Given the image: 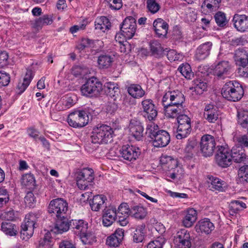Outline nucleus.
Returning <instances> with one entry per match:
<instances>
[{"label":"nucleus","instance_id":"nucleus-1","mask_svg":"<svg viewBox=\"0 0 248 248\" xmlns=\"http://www.w3.org/2000/svg\"><path fill=\"white\" fill-rule=\"evenodd\" d=\"M222 96L231 101H237L244 95V90L241 85L236 81H230L226 83L221 90Z\"/></svg>","mask_w":248,"mask_h":248},{"label":"nucleus","instance_id":"nucleus-2","mask_svg":"<svg viewBox=\"0 0 248 248\" xmlns=\"http://www.w3.org/2000/svg\"><path fill=\"white\" fill-rule=\"evenodd\" d=\"M150 138L153 140V145L157 148L166 147L170 142L169 133L163 130H159L157 125H151L147 129Z\"/></svg>","mask_w":248,"mask_h":248},{"label":"nucleus","instance_id":"nucleus-3","mask_svg":"<svg viewBox=\"0 0 248 248\" xmlns=\"http://www.w3.org/2000/svg\"><path fill=\"white\" fill-rule=\"evenodd\" d=\"M113 131L110 126L102 124L94 128L91 136L94 143L107 144L112 141Z\"/></svg>","mask_w":248,"mask_h":248},{"label":"nucleus","instance_id":"nucleus-4","mask_svg":"<svg viewBox=\"0 0 248 248\" xmlns=\"http://www.w3.org/2000/svg\"><path fill=\"white\" fill-rule=\"evenodd\" d=\"M90 110L89 108H85L71 113L68 115L67 120L69 125L74 128H81L86 125L89 122Z\"/></svg>","mask_w":248,"mask_h":248},{"label":"nucleus","instance_id":"nucleus-5","mask_svg":"<svg viewBox=\"0 0 248 248\" xmlns=\"http://www.w3.org/2000/svg\"><path fill=\"white\" fill-rule=\"evenodd\" d=\"M102 90V84L101 82L94 77L87 79L80 88L82 94L89 97L97 96Z\"/></svg>","mask_w":248,"mask_h":248},{"label":"nucleus","instance_id":"nucleus-6","mask_svg":"<svg viewBox=\"0 0 248 248\" xmlns=\"http://www.w3.org/2000/svg\"><path fill=\"white\" fill-rule=\"evenodd\" d=\"M67 210L68 203L62 198L52 200L48 208V212L53 214L58 219L64 218Z\"/></svg>","mask_w":248,"mask_h":248},{"label":"nucleus","instance_id":"nucleus-7","mask_svg":"<svg viewBox=\"0 0 248 248\" xmlns=\"http://www.w3.org/2000/svg\"><path fill=\"white\" fill-rule=\"evenodd\" d=\"M216 145L213 136L210 135L203 136L200 142V151L203 156H210L213 155Z\"/></svg>","mask_w":248,"mask_h":248},{"label":"nucleus","instance_id":"nucleus-8","mask_svg":"<svg viewBox=\"0 0 248 248\" xmlns=\"http://www.w3.org/2000/svg\"><path fill=\"white\" fill-rule=\"evenodd\" d=\"M120 30L122 34L126 39H131L136 33V20L132 16L127 17L121 25Z\"/></svg>","mask_w":248,"mask_h":248},{"label":"nucleus","instance_id":"nucleus-9","mask_svg":"<svg viewBox=\"0 0 248 248\" xmlns=\"http://www.w3.org/2000/svg\"><path fill=\"white\" fill-rule=\"evenodd\" d=\"M213 73L217 79H224L230 77L232 73V66L228 61L219 62L214 67Z\"/></svg>","mask_w":248,"mask_h":248},{"label":"nucleus","instance_id":"nucleus-10","mask_svg":"<svg viewBox=\"0 0 248 248\" xmlns=\"http://www.w3.org/2000/svg\"><path fill=\"white\" fill-rule=\"evenodd\" d=\"M122 157L129 161L136 160L140 155V149L128 144L123 145L120 150Z\"/></svg>","mask_w":248,"mask_h":248},{"label":"nucleus","instance_id":"nucleus-11","mask_svg":"<svg viewBox=\"0 0 248 248\" xmlns=\"http://www.w3.org/2000/svg\"><path fill=\"white\" fill-rule=\"evenodd\" d=\"M185 100L184 95L181 92L176 90L166 93L163 96L162 102L183 106V104Z\"/></svg>","mask_w":248,"mask_h":248},{"label":"nucleus","instance_id":"nucleus-12","mask_svg":"<svg viewBox=\"0 0 248 248\" xmlns=\"http://www.w3.org/2000/svg\"><path fill=\"white\" fill-rule=\"evenodd\" d=\"M217 164L223 168H226L231 165L232 158L231 153L228 149L221 147L216 156Z\"/></svg>","mask_w":248,"mask_h":248},{"label":"nucleus","instance_id":"nucleus-13","mask_svg":"<svg viewBox=\"0 0 248 248\" xmlns=\"http://www.w3.org/2000/svg\"><path fill=\"white\" fill-rule=\"evenodd\" d=\"M130 135L137 140H141L143 137V126L138 120L132 119L128 126Z\"/></svg>","mask_w":248,"mask_h":248},{"label":"nucleus","instance_id":"nucleus-14","mask_svg":"<svg viewBox=\"0 0 248 248\" xmlns=\"http://www.w3.org/2000/svg\"><path fill=\"white\" fill-rule=\"evenodd\" d=\"M165 114L168 118H177L179 115L185 112L183 106L170 104L167 102L162 103Z\"/></svg>","mask_w":248,"mask_h":248},{"label":"nucleus","instance_id":"nucleus-15","mask_svg":"<svg viewBox=\"0 0 248 248\" xmlns=\"http://www.w3.org/2000/svg\"><path fill=\"white\" fill-rule=\"evenodd\" d=\"M141 105L143 112L145 113L144 116L149 121L154 120L157 116V112L152 100L145 99L141 102Z\"/></svg>","mask_w":248,"mask_h":248},{"label":"nucleus","instance_id":"nucleus-16","mask_svg":"<svg viewBox=\"0 0 248 248\" xmlns=\"http://www.w3.org/2000/svg\"><path fill=\"white\" fill-rule=\"evenodd\" d=\"M117 214L116 208L106 207L103 211V224L105 226H109L115 220Z\"/></svg>","mask_w":248,"mask_h":248},{"label":"nucleus","instance_id":"nucleus-17","mask_svg":"<svg viewBox=\"0 0 248 248\" xmlns=\"http://www.w3.org/2000/svg\"><path fill=\"white\" fill-rule=\"evenodd\" d=\"M233 22L237 31L241 32L248 31V16L236 14L233 16Z\"/></svg>","mask_w":248,"mask_h":248},{"label":"nucleus","instance_id":"nucleus-18","mask_svg":"<svg viewBox=\"0 0 248 248\" xmlns=\"http://www.w3.org/2000/svg\"><path fill=\"white\" fill-rule=\"evenodd\" d=\"M174 243L177 248H190L191 244L189 233H180L174 236Z\"/></svg>","mask_w":248,"mask_h":248},{"label":"nucleus","instance_id":"nucleus-19","mask_svg":"<svg viewBox=\"0 0 248 248\" xmlns=\"http://www.w3.org/2000/svg\"><path fill=\"white\" fill-rule=\"evenodd\" d=\"M36 218L34 214L26 215L24 221L21 225V230L33 232L36 228Z\"/></svg>","mask_w":248,"mask_h":248},{"label":"nucleus","instance_id":"nucleus-20","mask_svg":"<svg viewBox=\"0 0 248 248\" xmlns=\"http://www.w3.org/2000/svg\"><path fill=\"white\" fill-rule=\"evenodd\" d=\"M197 211L194 208L187 209L182 221L183 225L186 228L192 226L197 219Z\"/></svg>","mask_w":248,"mask_h":248},{"label":"nucleus","instance_id":"nucleus-21","mask_svg":"<svg viewBox=\"0 0 248 248\" xmlns=\"http://www.w3.org/2000/svg\"><path fill=\"white\" fill-rule=\"evenodd\" d=\"M232 158L236 163H242L247 161L248 158L245 150L241 147L234 146L231 151Z\"/></svg>","mask_w":248,"mask_h":248},{"label":"nucleus","instance_id":"nucleus-22","mask_svg":"<svg viewBox=\"0 0 248 248\" xmlns=\"http://www.w3.org/2000/svg\"><path fill=\"white\" fill-rule=\"evenodd\" d=\"M168 24L163 19L157 18L153 23V27L158 37L165 36L168 32Z\"/></svg>","mask_w":248,"mask_h":248},{"label":"nucleus","instance_id":"nucleus-23","mask_svg":"<svg viewBox=\"0 0 248 248\" xmlns=\"http://www.w3.org/2000/svg\"><path fill=\"white\" fill-rule=\"evenodd\" d=\"M160 164L165 170L170 171L173 169H178V161L170 156L162 155L160 159Z\"/></svg>","mask_w":248,"mask_h":248},{"label":"nucleus","instance_id":"nucleus-24","mask_svg":"<svg viewBox=\"0 0 248 248\" xmlns=\"http://www.w3.org/2000/svg\"><path fill=\"white\" fill-rule=\"evenodd\" d=\"M197 232H211L215 229V226L209 219L204 218L199 221L195 227Z\"/></svg>","mask_w":248,"mask_h":248},{"label":"nucleus","instance_id":"nucleus-25","mask_svg":"<svg viewBox=\"0 0 248 248\" xmlns=\"http://www.w3.org/2000/svg\"><path fill=\"white\" fill-rule=\"evenodd\" d=\"M107 200V198L104 195H97L94 196L93 199L90 202L92 210L93 211H98L103 207H106V201Z\"/></svg>","mask_w":248,"mask_h":248},{"label":"nucleus","instance_id":"nucleus-26","mask_svg":"<svg viewBox=\"0 0 248 248\" xmlns=\"http://www.w3.org/2000/svg\"><path fill=\"white\" fill-rule=\"evenodd\" d=\"M198 142L195 139H189L185 148V158L190 159L196 153Z\"/></svg>","mask_w":248,"mask_h":248},{"label":"nucleus","instance_id":"nucleus-27","mask_svg":"<svg viewBox=\"0 0 248 248\" xmlns=\"http://www.w3.org/2000/svg\"><path fill=\"white\" fill-rule=\"evenodd\" d=\"M212 46V43L210 42H207L200 45L196 50V58L199 60L206 58L210 54Z\"/></svg>","mask_w":248,"mask_h":248},{"label":"nucleus","instance_id":"nucleus-28","mask_svg":"<svg viewBox=\"0 0 248 248\" xmlns=\"http://www.w3.org/2000/svg\"><path fill=\"white\" fill-rule=\"evenodd\" d=\"M234 59L236 64L240 67L247 66L248 63V55L243 49H238L235 51Z\"/></svg>","mask_w":248,"mask_h":248},{"label":"nucleus","instance_id":"nucleus-29","mask_svg":"<svg viewBox=\"0 0 248 248\" xmlns=\"http://www.w3.org/2000/svg\"><path fill=\"white\" fill-rule=\"evenodd\" d=\"M209 179L210 181L208 182V183H210V185H209V186L210 189L219 191H223L224 190L226 184L224 181L212 176L209 177Z\"/></svg>","mask_w":248,"mask_h":248},{"label":"nucleus","instance_id":"nucleus-30","mask_svg":"<svg viewBox=\"0 0 248 248\" xmlns=\"http://www.w3.org/2000/svg\"><path fill=\"white\" fill-rule=\"evenodd\" d=\"M95 29L105 32L108 30L111 27V23L106 16H101L96 19L94 22Z\"/></svg>","mask_w":248,"mask_h":248},{"label":"nucleus","instance_id":"nucleus-31","mask_svg":"<svg viewBox=\"0 0 248 248\" xmlns=\"http://www.w3.org/2000/svg\"><path fill=\"white\" fill-rule=\"evenodd\" d=\"M88 224L83 220H72L71 230L75 232H87Z\"/></svg>","mask_w":248,"mask_h":248},{"label":"nucleus","instance_id":"nucleus-32","mask_svg":"<svg viewBox=\"0 0 248 248\" xmlns=\"http://www.w3.org/2000/svg\"><path fill=\"white\" fill-rule=\"evenodd\" d=\"M33 78L32 72L31 70H27L23 78V81L19 82L17 86L19 94L22 93L29 85Z\"/></svg>","mask_w":248,"mask_h":248},{"label":"nucleus","instance_id":"nucleus-33","mask_svg":"<svg viewBox=\"0 0 248 248\" xmlns=\"http://www.w3.org/2000/svg\"><path fill=\"white\" fill-rule=\"evenodd\" d=\"M104 90L108 96L115 97L119 93V89L117 83L113 82H107L104 85Z\"/></svg>","mask_w":248,"mask_h":248},{"label":"nucleus","instance_id":"nucleus-34","mask_svg":"<svg viewBox=\"0 0 248 248\" xmlns=\"http://www.w3.org/2000/svg\"><path fill=\"white\" fill-rule=\"evenodd\" d=\"M191 131V124H178L176 138L179 140L185 138L190 134Z\"/></svg>","mask_w":248,"mask_h":248},{"label":"nucleus","instance_id":"nucleus-35","mask_svg":"<svg viewBox=\"0 0 248 248\" xmlns=\"http://www.w3.org/2000/svg\"><path fill=\"white\" fill-rule=\"evenodd\" d=\"M76 175V179H83L87 182H92L94 179L93 171L92 169L84 168L77 171Z\"/></svg>","mask_w":248,"mask_h":248},{"label":"nucleus","instance_id":"nucleus-36","mask_svg":"<svg viewBox=\"0 0 248 248\" xmlns=\"http://www.w3.org/2000/svg\"><path fill=\"white\" fill-rule=\"evenodd\" d=\"M113 61V58L108 54H101L98 57L97 62L100 68L109 67Z\"/></svg>","mask_w":248,"mask_h":248},{"label":"nucleus","instance_id":"nucleus-37","mask_svg":"<svg viewBox=\"0 0 248 248\" xmlns=\"http://www.w3.org/2000/svg\"><path fill=\"white\" fill-rule=\"evenodd\" d=\"M193 86L190 88L193 92L197 94H201L206 90L207 84L206 82L202 79H196L193 80Z\"/></svg>","mask_w":248,"mask_h":248},{"label":"nucleus","instance_id":"nucleus-38","mask_svg":"<svg viewBox=\"0 0 248 248\" xmlns=\"http://www.w3.org/2000/svg\"><path fill=\"white\" fill-rule=\"evenodd\" d=\"M53 22L52 17L50 15H45L35 20L33 27L37 30L41 29L43 26L50 25Z\"/></svg>","mask_w":248,"mask_h":248},{"label":"nucleus","instance_id":"nucleus-39","mask_svg":"<svg viewBox=\"0 0 248 248\" xmlns=\"http://www.w3.org/2000/svg\"><path fill=\"white\" fill-rule=\"evenodd\" d=\"M124 237V233H112L106 240V244L110 247H118Z\"/></svg>","mask_w":248,"mask_h":248},{"label":"nucleus","instance_id":"nucleus-40","mask_svg":"<svg viewBox=\"0 0 248 248\" xmlns=\"http://www.w3.org/2000/svg\"><path fill=\"white\" fill-rule=\"evenodd\" d=\"M127 91L129 94L135 98H141L145 94L144 91L138 84L131 85L128 88Z\"/></svg>","mask_w":248,"mask_h":248},{"label":"nucleus","instance_id":"nucleus-41","mask_svg":"<svg viewBox=\"0 0 248 248\" xmlns=\"http://www.w3.org/2000/svg\"><path fill=\"white\" fill-rule=\"evenodd\" d=\"M130 214L135 218L142 219L146 216L147 212L146 209L143 207L136 206L131 209Z\"/></svg>","mask_w":248,"mask_h":248},{"label":"nucleus","instance_id":"nucleus-42","mask_svg":"<svg viewBox=\"0 0 248 248\" xmlns=\"http://www.w3.org/2000/svg\"><path fill=\"white\" fill-rule=\"evenodd\" d=\"M150 50L152 55L155 57H161L164 52V50L161 44L157 41H153L150 43Z\"/></svg>","mask_w":248,"mask_h":248},{"label":"nucleus","instance_id":"nucleus-43","mask_svg":"<svg viewBox=\"0 0 248 248\" xmlns=\"http://www.w3.org/2000/svg\"><path fill=\"white\" fill-rule=\"evenodd\" d=\"M221 0H205L202 3V8H207L208 12L217 10L219 6Z\"/></svg>","mask_w":248,"mask_h":248},{"label":"nucleus","instance_id":"nucleus-44","mask_svg":"<svg viewBox=\"0 0 248 248\" xmlns=\"http://www.w3.org/2000/svg\"><path fill=\"white\" fill-rule=\"evenodd\" d=\"M0 218L8 221H14L18 218V214L13 209H7L0 214Z\"/></svg>","mask_w":248,"mask_h":248},{"label":"nucleus","instance_id":"nucleus-45","mask_svg":"<svg viewBox=\"0 0 248 248\" xmlns=\"http://www.w3.org/2000/svg\"><path fill=\"white\" fill-rule=\"evenodd\" d=\"M21 183L28 187L29 189H33L35 186V180L33 174L31 173L26 174L22 176Z\"/></svg>","mask_w":248,"mask_h":248},{"label":"nucleus","instance_id":"nucleus-46","mask_svg":"<svg viewBox=\"0 0 248 248\" xmlns=\"http://www.w3.org/2000/svg\"><path fill=\"white\" fill-rule=\"evenodd\" d=\"M60 219L61 220L57 222L55 226V229H56L57 232L62 231V232H66L70 229H71L72 220L68 222L65 220V217Z\"/></svg>","mask_w":248,"mask_h":248},{"label":"nucleus","instance_id":"nucleus-47","mask_svg":"<svg viewBox=\"0 0 248 248\" xmlns=\"http://www.w3.org/2000/svg\"><path fill=\"white\" fill-rule=\"evenodd\" d=\"M53 244V239L51 233H45L43 238L39 241L40 248H52Z\"/></svg>","mask_w":248,"mask_h":248},{"label":"nucleus","instance_id":"nucleus-48","mask_svg":"<svg viewBox=\"0 0 248 248\" xmlns=\"http://www.w3.org/2000/svg\"><path fill=\"white\" fill-rule=\"evenodd\" d=\"M238 175L241 183H248V165H244L239 168Z\"/></svg>","mask_w":248,"mask_h":248},{"label":"nucleus","instance_id":"nucleus-49","mask_svg":"<svg viewBox=\"0 0 248 248\" xmlns=\"http://www.w3.org/2000/svg\"><path fill=\"white\" fill-rule=\"evenodd\" d=\"M233 140L237 147H241L242 149L248 148V134L235 136L233 138Z\"/></svg>","mask_w":248,"mask_h":248},{"label":"nucleus","instance_id":"nucleus-50","mask_svg":"<svg viewBox=\"0 0 248 248\" xmlns=\"http://www.w3.org/2000/svg\"><path fill=\"white\" fill-rule=\"evenodd\" d=\"M18 227L16 224L7 221L1 224V230L4 232H17Z\"/></svg>","mask_w":248,"mask_h":248},{"label":"nucleus","instance_id":"nucleus-51","mask_svg":"<svg viewBox=\"0 0 248 248\" xmlns=\"http://www.w3.org/2000/svg\"><path fill=\"white\" fill-rule=\"evenodd\" d=\"M78 237L82 242L86 244H92L96 241V237L94 233H78Z\"/></svg>","mask_w":248,"mask_h":248},{"label":"nucleus","instance_id":"nucleus-52","mask_svg":"<svg viewBox=\"0 0 248 248\" xmlns=\"http://www.w3.org/2000/svg\"><path fill=\"white\" fill-rule=\"evenodd\" d=\"M178 70L182 75L187 79H191L193 77V73L192 72L191 67L188 63L180 66Z\"/></svg>","mask_w":248,"mask_h":248},{"label":"nucleus","instance_id":"nucleus-53","mask_svg":"<svg viewBox=\"0 0 248 248\" xmlns=\"http://www.w3.org/2000/svg\"><path fill=\"white\" fill-rule=\"evenodd\" d=\"M214 18L217 25L221 27L225 26L228 22L225 14L222 12H217Z\"/></svg>","mask_w":248,"mask_h":248},{"label":"nucleus","instance_id":"nucleus-54","mask_svg":"<svg viewBox=\"0 0 248 248\" xmlns=\"http://www.w3.org/2000/svg\"><path fill=\"white\" fill-rule=\"evenodd\" d=\"M238 123L245 128L247 129L248 133V112H239L238 113Z\"/></svg>","mask_w":248,"mask_h":248},{"label":"nucleus","instance_id":"nucleus-55","mask_svg":"<svg viewBox=\"0 0 248 248\" xmlns=\"http://www.w3.org/2000/svg\"><path fill=\"white\" fill-rule=\"evenodd\" d=\"M166 240L163 235L157 237L155 240L148 244L147 248H162Z\"/></svg>","mask_w":248,"mask_h":248},{"label":"nucleus","instance_id":"nucleus-56","mask_svg":"<svg viewBox=\"0 0 248 248\" xmlns=\"http://www.w3.org/2000/svg\"><path fill=\"white\" fill-rule=\"evenodd\" d=\"M203 116L205 119L210 123H215L218 118L217 109L211 110L209 112H204Z\"/></svg>","mask_w":248,"mask_h":248},{"label":"nucleus","instance_id":"nucleus-57","mask_svg":"<svg viewBox=\"0 0 248 248\" xmlns=\"http://www.w3.org/2000/svg\"><path fill=\"white\" fill-rule=\"evenodd\" d=\"M87 72L86 67L80 65L74 66L72 69V74L75 77L84 76Z\"/></svg>","mask_w":248,"mask_h":248},{"label":"nucleus","instance_id":"nucleus-58","mask_svg":"<svg viewBox=\"0 0 248 248\" xmlns=\"http://www.w3.org/2000/svg\"><path fill=\"white\" fill-rule=\"evenodd\" d=\"M92 43V40L88 38H83L77 45L76 48L80 52L83 50L85 48L90 46Z\"/></svg>","mask_w":248,"mask_h":248},{"label":"nucleus","instance_id":"nucleus-59","mask_svg":"<svg viewBox=\"0 0 248 248\" xmlns=\"http://www.w3.org/2000/svg\"><path fill=\"white\" fill-rule=\"evenodd\" d=\"M147 6L148 10L153 14L156 13L160 8L159 4L155 0H147Z\"/></svg>","mask_w":248,"mask_h":248},{"label":"nucleus","instance_id":"nucleus-60","mask_svg":"<svg viewBox=\"0 0 248 248\" xmlns=\"http://www.w3.org/2000/svg\"><path fill=\"white\" fill-rule=\"evenodd\" d=\"M130 211L131 210L129 209L127 203H122L118 208L117 212V216H119V215H124L126 217H128L129 215H131Z\"/></svg>","mask_w":248,"mask_h":248},{"label":"nucleus","instance_id":"nucleus-61","mask_svg":"<svg viewBox=\"0 0 248 248\" xmlns=\"http://www.w3.org/2000/svg\"><path fill=\"white\" fill-rule=\"evenodd\" d=\"M167 56L168 59L170 62L179 61L183 58L181 54L177 53L176 51L173 49L168 51Z\"/></svg>","mask_w":248,"mask_h":248},{"label":"nucleus","instance_id":"nucleus-62","mask_svg":"<svg viewBox=\"0 0 248 248\" xmlns=\"http://www.w3.org/2000/svg\"><path fill=\"white\" fill-rule=\"evenodd\" d=\"M10 81V77L8 74L0 72V87L7 86Z\"/></svg>","mask_w":248,"mask_h":248},{"label":"nucleus","instance_id":"nucleus-63","mask_svg":"<svg viewBox=\"0 0 248 248\" xmlns=\"http://www.w3.org/2000/svg\"><path fill=\"white\" fill-rule=\"evenodd\" d=\"M108 3L110 8L112 10H118L123 6L122 0H106Z\"/></svg>","mask_w":248,"mask_h":248},{"label":"nucleus","instance_id":"nucleus-64","mask_svg":"<svg viewBox=\"0 0 248 248\" xmlns=\"http://www.w3.org/2000/svg\"><path fill=\"white\" fill-rule=\"evenodd\" d=\"M24 200L27 205L29 207L32 206L33 204L36 202L34 195L33 193L31 191H29L27 193L26 196L24 198Z\"/></svg>","mask_w":248,"mask_h":248}]
</instances>
